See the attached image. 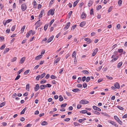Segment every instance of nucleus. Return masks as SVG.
<instances>
[{
  "instance_id": "7ed1b4c3",
  "label": "nucleus",
  "mask_w": 127,
  "mask_h": 127,
  "mask_svg": "<svg viewBox=\"0 0 127 127\" xmlns=\"http://www.w3.org/2000/svg\"><path fill=\"white\" fill-rule=\"evenodd\" d=\"M89 102V101L86 100L85 99L82 100L80 101L79 102V103L80 104H87Z\"/></svg>"
},
{
  "instance_id": "cd10ccee",
  "label": "nucleus",
  "mask_w": 127,
  "mask_h": 127,
  "mask_svg": "<svg viewBox=\"0 0 127 127\" xmlns=\"http://www.w3.org/2000/svg\"><path fill=\"white\" fill-rule=\"evenodd\" d=\"M63 100V98L62 95H60L59 96V100L60 101H62Z\"/></svg>"
},
{
  "instance_id": "3c124183",
  "label": "nucleus",
  "mask_w": 127,
  "mask_h": 127,
  "mask_svg": "<svg viewBox=\"0 0 127 127\" xmlns=\"http://www.w3.org/2000/svg\"><path fill=\"white\" fill-rule=\"evenodd\" d=\"M90 80V77H87L86 81L87 82H89Z\"/></svg>"
},
{
  "instance_id": "2eb2a0df",
  "label": "nucleus",
  "mask_w": 127,
  "mask_h": 127,
  "mask_svg": "<svg viewBox=\"0 0 127 127\" xmlns=\"http://www.w3.org/2000/svg\"><path fill=\"white\" fill-rule=\"evenodd\" d=\"M93 3V0H90L88 4V6L89 7H90Z\"/></svg>"
},
{
  "instance_id": "680f3d73",
  "label": "nucleus",
  "mask_w": 127,
  "mask_h": 127,
  "mask_svg": "<svg viewBox=\"0 0 127 127\" xmlns=\"http://www.w3.org/2000/svg\"><path fill=\"white\" fill-rule=\"evenodd\" d=\"M46 87H47L48 88H50L51 86V85L49 84H47L46 85Z\"/></svg>"
},
{
  "instance_id": "f257e3e1",
  "label": "nucleus",
  "mask_w": 127,
  "mask_h": 127,
  "mask_svg": "<svg viewBox=\"0 0 127 127\" xmlns=\"http://www.w3.org/2000/svg\"><path fill=\"white\" fill-rule=\"evenodd\" d=\"M27 6L26 3H24L22 4L21 5V9L23 11H24L26 10Z\"/></svg>"
},
{
  "instance_id": "58836bf2",
  "label": "nucleus",
  "mask_w": 127,
  "mask_h": 127,
  "mask_svg": "<svg viewBox=\"0 0 127 127\" xmlns=\"http://www.w3.org/2000/svg\"><path fill=\"white\" fill-rule=\"evenodd\" d=\"M46 82V81L45 80H42L40 81V83L41 84H43Z\"/></svg>"
},
{
  "instance_id": "69168bd1",
  "label": "nucleus",
  "mask_w": 127,
  "mask_h": 127,
  "mask_svg": "<svg viewBox=\"0 0 127 127\" xmlns=\"http://www.w3.org/2000/svg\"><path fill=\"white\" fill-rule=\"evenodd\" d=\"M64 70V69L63 68L59 70V73L61 74L62 73V72H63V71Z\"/></svg>"
},
{
  "instance_id": "4c0bfd02",
  "label": "nucleus",
  "mask_w": 127,
  "mask_h": 127,
  "mask_svg": "<svg viewBox=\"0 0 127 127\" xmlns=\"http://www.w3.org/2000/svg\"><path fill=\"white\" fill-rule=\"evenodd\" d=\"M118 51L119 53H121L123 51V49H119L118 50Z\"/></svg>"
},
{
  "instance_id": "f03ea898",
  "label": "nucleus",
  "mask_w": 127,
  "mask_h": 127,
  "mask_svg": "<svg viewBox=\"0 0 127 127\" xmlns=\"http://www.w3.org/2000/svg\"><path fill=\"white\" fill-rule=\"evenodd\" d=\"M55 11V9H51L48 12V15H53L54 14Z\"/></svg>"
},
{
  "instance_id": "4be33fe9",
  "label": "nucleus",
  "mask_w": 127,
  "mask_h": 127,
  "mask_svg": "<svg viewBox=\"0 0 127 127\" xmlns=\"http://www.w3.org/2000/svg\"><path fill=\"white\" fill-rule=\"evenodd\" d=\"M76 55V52L75 51H74L72 54V57H74L76 59V57L75 56Z\"/></svg>"
},
{
  "instance_id": "c03bdc74",
  "label": "nucleus",
  "mask_w": 127,
  "mask_h": 127,
  "mask_svg": "<svg viewBox=\"0 0 127 127\" xmlns=\"http://www.w3.org/2000/svg\"><path fill=\"white\" fill-rule=\"evenodd\" d=\"M112 8L113 7L112 6H111L109 8L108 11V13H109L112 11Z\"/></svg>"
},
{
  "instance_id": "0eeeda50",
  "label": "nucleus",
  "mask_w": 127,
  "mask_h": 127,
  "mask_svg": "<svg viewBox=\"0 0 127 127\" xmlns=\"http://www.w3.org/2000/svg\"><path fill=\"white\" fill-rule=\"evenodd\" d=\"M43 56L42 55H40L36 57L35 59L36 60H38L41 59Z\"/></svg>"
},
{
  "instance_id": "1a4fd4ad",
  "label": "nucleus",
  "mask_w": 127,
  "mask_h": 127,
  "mask_svg": "<svg viewBox=\"0 0 127 127\" xmlns=\"http://www.w3.org/2000/svg\"><path fill=\"white\" fill-rule=\"evenodd\" d=\"M25 59L26 58L25 57H23L21 58L20 61V64H22L25 61Z\"/></svg>"
},
{
  "instance_id": "39448f33",
  "label": "nucleus",
  "mask_w": 127,
  "mask_h": 127,
  "mask_svg": "<svg viewBox=\"0 0 127 127\" xmlns=\"http://www.w3.org/2000/svg\"><path fill=\"white\" fill-rule=\"evenodd\" d=\"M98 51V49L97 48H96L95 49V50L94 51L92 54V56H94L96 54L97 52Z\"/></svg>"
},
{
  "instance_id": "9d476101",
  "label": "nucleus",
  "mask_w": 127,
  "mask_h": 127,
  "mask_svg": "<svg viewBox=\"0 0 127 127\" xmlns=\"http://www.w3.org/2000/svg\"><path fill=\"white\" fill-rule=\"evenodd\" d=\"M54 37V36L52 35L47 40V43H49L51 42L53 40Z\"/></svg>"
},
{
  "instance_id": "a211bd4d",
  "label": "nucleus",
  "mask_w": 127,
  "mask_h": 127,
  "mask_svg": "<svg viewBox=\"0 0 127 127\" xmlns=\"http://www.w3.org/2000/svg\"><path fill=\"white\" fill-rule=\"evenodd\" d=\"M80 91V90L78 89H75L72 90V91L75 93H76Z\"/></svg>"
},
{
  "instance_id": "bf43d9fd",
  "label": "nucleus",
  "mask_w": 127,
  "mask_h": 127,
  "mask_svg": "<svg viewBox=\"0 0 127 127\" xmlns=\"http://www.w3.org/2000/svg\"><path fill=\"white\" fill-rule=\"evenodd\" d=\"M117 52H115L114 53L115 54L113 55L111 57L112 58H113L116 55V54Z\"/></svg>"
},
{
  "instance_id": "c756f323",
  "label": "nucleus",
  "mask_w": 127,
  "mask_h": 127,
  "mask_svg": "<svg viewBox=\"0 0 127 127\" xmlns=\"http://www.w3.org/2000/svg\"><path fill=\"white\" fill-rule=\"evenodd\" d=\"M26 27V26L24 25V26L21 29V32L23 33V32L24 31V30L25 29Z\"/></svg>"
},
{
  "instance_id": "a19ab883",
  "label": "nucleus",
  "mask_w": 127,
  "mask_h": 127,
  "mask_svg": "<svg viewBox=\"0 0 127 127\" xmlns=\"http://www.w3.org/2000/svg\"><path fill=\"white\" fill-rule=\"evenodd\" d=\"M17 59V58L16 57H14L11 59V62H14Z\"/></svg>"
},
{
  "instance_id": "72a5a7b5",
  "label": "nucleus",
  "mask_w": 127,
  "mask_h": 127,
  "mask_svg": "<svg viewBox=\"0 0 127 127\" xmlns=\"http://www.w3.org/2000/svg\"><path fill=\"white\" fill-rule=\"evenodd\" d=\"M5 102H3L1 103L0 104V107H1L4 106L5 104Z\"/></svg>"
},
{
  "instance_id": "e433bc0d",
  "label": "nucleus",
  "mask_w": 127,
  "mask_h": 127,
  "mask_svg": "<svg viewBox=\"0 0 127 127\" xmlns=\"http://www.w3.org/2000/svg\"><path fill=\"white\" fill-rule=\"evenodd\" d=\"M88 112V111L86 110H82L80 111V113H86Z\"/></svg>"
},
{
  "instance_id": "f3484780",
  "label": "nucleus",
  "mask_w": 127,
  "mask_h": 127,
  "mask_svg": "<svg viewBox=\"0 0 127 127\" xmlns=\"http://www.w3.org/2000/svg\"><path fill=\"white\" fill-rule=\"evenodd\" d=\"M85 41H87V43L89 44L91 42V40L89 38H85L84 39Z\"/></svg>"
},
{
  "instance_id": "b1692460",
  "label": "nucleus",
  "mask_w": 127,
  "mask_h": 127,
  "mask_svg": "<svg viewBox=\"0 0 127 127\" xmlns=\"http://www.w3.org/2000/svg\"><path fill=\"white\" fill-rule=\"evenodd\" d=\"M122 62H120L118 63L117 67L118 68H120L122 66Z\"/></svg>"
},
{
  "instance_id": "de8ad7c7",
  "label": "nucleus",
  "mask_w": 127,
  "mask_h": 127,
  "mask_svg": "<svg viewBox=\"0 0 127 127\" xmlns=\"http://www.w3.org/2000/svg\"><path fill=\"white\" fill-rule=\"evenodd\" d=\"M72 13V11H70L68 14V17L69 18H70L71 16V15Z\"/></svg>"
},
{
  "instance_id": "774afa93",
  "label": "nucleus",
  "mask_w": 127,
  "mask_h": 127,
  "mask_svg": "<svg viewBox=\"0 0 127 127\" xmlns=\"http://www.w3.org/2000/svg\"><path fill=\"white\" fill-rule=\"evenodd\" d=\"M40 78V75H38L36 77V79L37 80H39Z\"/></svg>"
},
{
  "instance_id": "f8f14e48",
  "label": "nucleus",
  "mask_w": 127,
  "mask_h": 127,
  "mask_svg": "<svg viewBox=\"0 0 127 127\" xmlns=\"http://www.w3.org/2000/svg\"><path fill=\"white\" fill-rule=\"evenodd\" d=\"M39 86L38 84H36L34 88V90L35 91H37L39 89Z\"/></svg>"
},
{
  "instance_id": "ddd939ff",
  "label": "nucleus",
  "mask_w": 127,
  "mask_h": 127,
  "mask_svg": "<svg viewBox=\"0 0 127 127\" xmlns=\"http://www.w3.org/2000/svg\"><path fill=\"white\" fill-rule=\"evenodd\" d=\"M60 58H58L54 62V64L55 65L56 64V65L60 61Z\"/></svg>"
},
{
  "instance_id": "7c9ffc66",
  "label": "nucleus",
  "mask_w": 127,
  "mask_h": 127,
  "mask_svg": "<svg viewBox=\"0 0 127 127\" xmlns=\"http://www.w3.org/2000/svg\"><path fill=\"white\" fill-rule=\"evenodd\" d=\"M45 73H43L41 75H40V78L42 79L45 76Z\"/></svg>"
},
{
  "instance_id": "052dcab7",
  "label": "nucleus",
  "mask_w": 127,
  "mask_h": 127,
  "mask_svg": "<svg viewBox=\"0 0 127 127\" xmlns=\"http://www.w3.org/2000/svg\"><path fill=\"white\" fill-rule=\"evenodd\" d=\"M45 52V50L44 49H43L41 52V55H43L44 54Z\"/></svg>"
},
{
  "instance_id": "5701e85b",
  "label": "nucleus",
  "mask_w": 127,
  "mask_h": 127,
  "mask_svg": "<svg viewBox=\"0 0 127 127\" xmlns=\"http://www.w3.org/2000/svg\"><path fill=\"white\" fill-rule=\"evenodd\" d=\"M27 109V107H25L23 110L21 111V112L20 113L21 114H24L26 110Z\"/></svg>"
},
{
  "instance_id": "6e6552de",
  "label": "nucleus",
  "mask_w": 127,
  "mask_h": 127,
  "mask_svg": "<svg viewBox=\"0 0 127 127\" xmlns=\"http://www.w3.org/2000/svg\"><path fill=\"white\" fill-rule=\"evenodd\" d=\"M70 24V23L69 22L66 25L64 28L65 30L69 28Z\"/></svg>"
},
{
  "instance_id": "09e8293b",
  "label": "nucleus",
  "mask_w": 127,
  "mask_h": 127,
  "mask_svg": "<svg viewBox=\"0 0 127 127\" xmlns=\"http://www.w3.org/2000/svg\"><path fill=\"white\" fill-rule=\"evenodd\" d=\"M67 104L66 103L63 104L61 105V107H65V106Z\"/></svg>"
},
{
  "instance_id": "8fccbe9b",
  "label": "nucleus",
  "mask_w": 127,
  "mask_h": 127,
  "mask_svg": "<svg viewBox=\"0 0 127 127\" xmlns=\"http://www.w3.org/2000/svg\"><path fill=\"white\" fill-rule=\"evenodd\" d=\"M108 122L113 125H114L115 123V122L111 121H109Z\"/></svg>"
},
{
  "instance_id": "0e129e2a",
  "label": "nucleus",
  "mask_w": 127,
  "mask_h": 127,
  "mask_svg": "<svg viewBox=\"0 0 127 127\" xmlns=\"http://www.w3.org/2000/svg\"><path fill=\"white\" fill-rule=\"evenodd\" d=\"M44 9H42L40 12V14L43 15L44 12Z\"/></svg>"
},
{
  "instance_id": "4468645a",
  "label": "nucleus",
  "mask_w": 127,
  "mask_h": 127,
  "mask_svg": "<svg viewBox=\"0 0 127 127\" xmlns=\"http://www.w3.org/2000/svg\"><path fill=\"white\" fill-rule=\"evenodd\" d=\"M86 14L83 12L82 13L81 15V18L83 19H85L86 18Z\"/></svg>"
},
{
  "instance_id": "37998d69",
  "label": "nucleus",
  "mask_w": 127,
  "mask_h": 127,
  "mask_svg": "<svg viewBox=\"0 0 127 127\" xmlns=\"http://www.w3.org/2000/svg\"><path fill=\"white\" fill-rule=\"evenodd\" d=\"M114 118L117 121L119 120L120 119L119 118L116 116H114Z\"/></svg>"
},
{
  "instance_id": "603ef678",
  "label": "nucleus",
  "mask_w": 127,
  "mask_h": 127,
  "mask_svg": "<svg viewBox=\"0 0 127 127\" xmlns=\"http://www.w3.org/2000/svg\"><path fill=\"white\" fill-rule=\"evenodd\" d=\"M30 71V70L29 69L27 70L24 72V75H26L27 74L29 73V72Z\"/></svg>"
},
{
  "instance_id": "4d7b16f0",
  "label": "nucleus",
  "mask_w": 127,
  "mask_h": 127,
  "mask_svg": "<svg viewBox=\"0 0 127 127\" xmlns=\"http://www.w3.org/2000/svg\"><path fill=\"white\" fill-rule=\"evenodd\" d=\"M42 23L41 22L40 23H38L37 24L35 23V24L38 27H39L41 25Z\"/></svg>"
},
{
  "instance_id": "338daca9",
  "label": "nucleus",
  "mask_w": 127,
  "mask_h": 127,
  "mask_svg": "<svg viewBox=\"0 0 127 127\" xmlns=\"http://www.w3.org/2000/svg\"><path fill=\"white\" fill-rule=\"evenodd\" d=\"M50 77V75L49 74H47L46 76L45 77V78L46 79H48Z\"/></svg>"
},
{
  "instance_id": "423d86ee",
  "label": "nucleus",
  "mask_w": 127,
  "mask_h": 127,
  "mask_svg": "<svg viewBox=\"0 0 127 127\" xmlns=\"http://www.w3.org/2000/svg\"><path fill=\"white\" fill-rule=\"evenodd\" d=\"M114 86L116 89H119L120 88L119 84L118 82H116L115 83Z\"/></svg>"
},
{
  "instance_id": "c9c22d12",
  "label": "nucleus",
  "mask_w": 127,
  "mask_h": 127,
  "mask_svg": "<svg viewBox=\"0 0 127 127\" xmlns=\"http://www.w3.org/2000/svg\"><path fill=\"white\" fill-rule=\"evenodd\" d=\"M122 3V1L121 0H119L118 1V5L119 6H121Z\"/></svg>"
},
{
  "instance_id": "dca6fc26",
  "label": "nucleus",
  "mask_w": 127,
  "mask_h": 127,
  "mask_svg": "<svg viewBox=\"0 0 127 127\" xmlns=\"http://www.w3.org/2000/svg\"><path fill=\"white\" fill-rule=\"evenodd\" d=\"M46 87V85H42L40 86L39 88L41 90H42L44 89Z\"/></svg>"
},
{
  "instance_id": "2f4dec72",
  "label": "nucleus",
  "mask_w": 127,
  "mask_h": 127,
  "mask_svg": "<svg viewBox=\"0 0 127 127\" xmlns=\"http://www.w3.org/2000/svg\"><path fill=\"white\" fill-rule=\"evenodd\" d=\"M102 8V6L101 5H99L96 8V10L97 11L99 10V9Z\"/></svg>"
},
{
  "instance_id": "bb28decb",
  "label": "nucleus",
  "mask_w": 127,
  "mask_h": 127,
  "mask_svg": "<svg viewBox=\"0 0 127 127\" xmlns=\"http://www.w3.org/2000/svg\"><path fill=\"white\" fill-rule=\"evenodd\" d=\"M48 26V24H46L45 25L44 27V30L45 31H46L47 30Z\"/></svg>"
},
{
  "instance_id": "79ce46f5",
  "label": "nucleus",
  "mask_w": 127,
  "mask_h": 127,
  "mask_svg": "<svg viewBox=\"0 0 127 127\" xmlns=\"http://www.w3.org/2000/svg\"><path fill=\"white\" fill-rule=\"evenodd\" d=\"M54 19H53L50 22V23L49 24V26H51L52 25V23L54 22Z\"/></svg>"
},
{
  "instance_id": "6e6d98bb",
  "label": "nucleus",
  "mask_w": 127,
  "mask_h": 127,
  "mask_svg": "<svg viewBox=\"0 0 127 127\" xmlns=\"http://www.w3.org/2000/svg\"><path fill=\"white\" fill-rule=\"evenodd\" d=\"M106 76L107 78L108 79H109L110 80H112L113 79V78L112 77H109L107 75Z\"/></svg>"
},
{
  "instance_id": "ea45409f",
  "label": "nucleus",
  "mask_w": 127,
  "mask_h": 127,
  "mask_svg": "<svg viewBox=\"0 0 127 127\" xmlns=\"http://www.w3.org/2000/svg\"><path fill=\"white\" fill-rule=\"evenodd\" d=\"M55 0H51L49 4V6L51 5L54 3V1Z\"/></svg>"
},
{
  "instance_id": "393cba45",
  "label": "nucleus",
  "mask_w": 127,
  "mask_h": 127,
  "mask_svg": "<svg viewBox=\"0 0 127 127\" xmlns=\"http://www.w3.org/2000/svg\"><path fill=\"white\" fill-rule=\"evenodd\" d=\"M48 123L46 122L43 121L41 123V125L42 126H45L47 125Z\"/></svg>"
},
{
  "instance_id": "20e7f679",
  "label": "nucleus",
  "mask_w": 127,
  "mask_h": 127,
  "mask_svg": "<svg viewBox=\"0 0 127 127\" xmlns=\"http://www.w3.org/2000/svg\"><path fill=\"white\" fill-rule=\"evenodd\" d=\"M93 109L95 110H96L99 111H101V110L100 108L95 106H93Z\"/></svg>"
},
{
  "instance_id": "6ab92c4d",
  "label": "nucleus",
  "mask_w": 127,
  "mask_h": 127,
  "mask_svg": "<svg viewBox=\"0 0 127 127\" xmlns=\"http://www.w3.org/2000/svg\"><path fill=\"white\" fill-rule=\"evenodd\" d=\"M82 72L84 74H89V72L87 70H85L82 71Z\"/></svg>"
},
{
  "instance_id": "a878e982",
  "label": "nucleus",
  "mask_w": 127,
  "mask_h": 127,
  "mask_svg": "<svg viewBox=\"0 0 127 127\" xmlns=\"http://www.w3.org/2000/svg\"><path fill=\"white\" fill-rule=\"evenodd\" d=\"M37 5V4L36 3V1L35 0H34L33 1V7L34 8H36V6Z\"/></svg>"
},
{
  "instance_id": "e2e57ef3",
  "label": "nucleus",
  "mask_w": 127,
  "mask_h": 127,
  "mask_svg": "<svg viewBox=\"0 0 127 127\" xmlns=\"http://www.w3.org/2000/svg\"><path fill=\"white\" fill-rule=\"evenodd\" d=\"M66 94L68 96H71V95L70 94V93L67 92H66Z\"/></svg>"
},
{
  "instance_id": "f704fd0d",
  "label": "nucleus",
  "mask_w": 127,
  "mask_h": 127,
  "mask_svg": "<svg viewBox=\"0 0 127 127\" xmlns=\"http://www.w3.org/2000/svg\"><path fill=\"white\" fill-rule=\"evenodd\" d=\"M16 25H14L12 26V27L11 28V31H12L13 32L14 31V30L15 29V28H16Z\"/></svg>"
},
{
  "instance_id": "13d9d810",
  "label": "nucleus",
  "mask_w": 127,
  "mask_h": 127,
  "mask_svg": "<svg viewBox=\"0 0 127 127\" xmlns=\"http://www.w3.org/2000/svg\"><path fill=\"white\" fill-rule=\"evenodd\" d=\"M94 11L93 9H92L90 12V14L91 15H92L93 14Z\"/></svg>"
},
{
  "instance_id": "c85d7f7f",
  "label": "nucleus",
  "mask_w": 127,
  "mask_h": 127,
  "mask_svg": "<svg viewBox=\"0 0 127 127\" xmlns=\"http://www.w3.org/2000/svg\"><path fill=\"white\" fill-rule=\"evenodd\" d=\"M117 107L118 108L121 110H123L124 109V108L123 107L121 106H117Z\"/></svg>"
},
{
  "instance_id": "a18cd8bd",
  "label": "nucleus",
  "mask_w": 127,
  "mask_h": 127,
  "mask_svg": "<svg viewBox=\"0 0 127 127\" xmlns=\"http://www.w3.org/2000/svg\"><path fill=\"white\" fill-rule=\"evenodd\" d=\"M118 57L117 56L116 57V58H113L112 60L111 61L113 62H114L116 61L117 59L118 58Z\"/></svg>"
},
{
  "instance_id": "864d4df0",
  "label": "nucleus",
  "mask_w": 127,
  "mask_h": 127,
  "mask_svg": "<svg viewBox=\"0 0 127 127\" xmlns=\"http://www.w3.org/2000/svg\"><path fill=\"white\" fill-rule=\"evenodd\" d=\"M50 78L52 79H55L56 78V77L53 75H52L50 76Z\"/></svg>"
},
{
  "instance_id": "49530a36",
  "label": "nucleus",
  "mask_w": 127,
  "mask_h": 127,
  "mask_svg": "<svg viewBox=\"0 0 127 127\" xmlns=\"http://www.w3.org/2000/svg\"><path fill=\"white\" fill-rule=\"evenodd\" d=\"M5 45L4 44L2 45L0 48V49L1 50H3V49L5 47Z\"/></svg>"
},
{
  "instance_id": "5fc2aeb1",
  "label": "nucleus",
  "mask_w": 127,
  "mask_h": 127,
  "mask_svg": "<svg viewBox=\"0 0 127 127\" xmlns=\"http://www.w3.org/2000/svg\"><path fill=\"white\" fill-rule=\"evenodd\" d=\"M30 88V84H28L26 86V90L29 89Z\"/></svg>"
},
{
  "instance_id": "9b49d317",
  "label": "nucleus",
  "mask_w": 127,
  "mask_h": 127,
  "mask_svg": "<svg viewBox=\"0 0 127 127\" xmlns=\"http://www.w3.org/2000/svg\"><path fill=\"white\" fill-rule=\"evenodd\" d=\"M32 32V30H31L29 31L26 34V37L27 38L29 37Z\"/></svg>"
},
{
  "instance_id": "aec40b11",
  "label": "nucleus",
  "mask_w": 127,
  "mask_h": 127,
  "mask_svg": "<svg viewBox=\"0 0 127 127\" xmlns=\"http://www.w3.org/2000/svg\"><path fill=\"white\" fill-rule=\"evenodd\" d=\"M86 24V23L85 22H81L80 24V26L81 27H83Z\"/></svg>"
},
{
  "instance_id": "473e14b6",
  "label": "nucleus",
  "mask_w": 127,
  "mask_h": 127,
  "mask_svg": "<svg viewBox=\"0 0 127 127\" xmlns=\"http://www.w3.org/2000/svg\"><path fill=\"white\" fill-rule=\"evenodd\" d=\"M9 48H7L5 49L3 52V53L5 54L7 53L9 51Z\"/></svg>"
},
{
  "instance_id": "412c9836",
  "label": "nucleus",
  "mask_w": 127,
  "mask_h": 127,
  "mask_svg": "<svg viewBox=\"0 0 127 127\" xmlns=\"http://www.w3.org/2000/svg\"><path fill=\"white\" fill-rule=\"evenodd\" d=\"M79 1V0H77L76 1L74 2L73 4V6L74 7L77 4V3Z\"/></svg>"
}]
</instances>
